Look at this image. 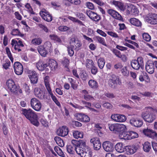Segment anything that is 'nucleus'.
<instances>
[{
  "instance_id": "nucleus-1",
  "label": "nucleus",
  "mask_w": 157,
  "mask_h": 157,
  "mask_svg": "<svg viewBox=\"0 0 157 157\" xmlns=\"http://www.w3.org/2000/svg\"><path fill=\"white\" fill-rule=\"evenodd\" d=\"M22 113L30 121L31 123L36 126L39 125L37 116L34 111L31 109H22Z\"/></svg>"
},
{
  "instance_id": "nucleus-2",
  "label": "nucleus",
  "mask_w": 157,
  "mask_h": 157,
  "mask_svg": "<svg viewBox=\"0 0 157 157\" xmlns=\"http://www.w3.org/2000/svg\"><path fill=\"white\" fill-rule=\"evenodd\" d=\"M145 109L146 111L142 113V117L145 121L148 123H151L155 119V116L154 113L157 112V110L150 107H146Z\"/></svg>"
},
{
  "instance_id": "nucleus-3",
  "label": "nucleus",
  "mask_w": 157,
  "mask_h": 157,
  "mask_svg": "<svg viewBox=\"0 0 157 157\" xmlns=\"http://www.w3.org/2000/svg\"><path fill=\"white\" fill-rule=\"evenodd\" d=\"M49 79V77L48 76H46L44 78V81L45 86L52 100L54 101L57 105L59 106H60V103L57 100L56 97L54 96L52 93L50 85Z\"/></svg>"
},
{
  "instance_id": "nucleus-4",
  "label": "nucleus",
  "mask_w": 157,
  "mask_h": 157,
  "mask_svg": "<svg viewBox=\"0 0 157 157\" xmlns=\"http://www.w3.org/2000/svg\"><path fill=\"white\" fill-rule=\"evenodd\" d=\"M76 152L81 157H91L92 156L90 149L88 147H78L76 148Z\"/></svg>"
},
{
  "instance_id": "nucleus-5",
  "label": "nucleus",
  "mask_w": 157,
  "mask_h": 157,
  "mask_svg": "<svg viewBox=\"0 0 157 157\" xmlns=\"http://www.w3.org/2000/svg\"><path fill=\"white\" fill-rule=\"evenodd\" d=\"M130 64L132 67L134 69L138 70L140 67L143 69L144 67L143 58L139 57L137 58V59H132L131 61Z\"/></svg>"
},
{
  "instance_id": "nucleus-6",
  "label": "nucleus",
  "mask_w": 157,
  "mask_h": 157,
  "mask_svg": "<svg viewBox=\"0 0 157 157\" xmlns=\"http://www.w3.org/2000/svg\"><path fill=\"white\" fill-rule=\"evenodd\" d=\"M30 104L32 107L37 111H40L42 107L40 101L35 98H32L30 101Z\"/></svg>"
},
{
  "instance_id": "nucleus-7",
  "label": "nucleus",
  "mask_w": 157,
  "mask_h": 157,
  "mask_svg": "<svg viewBox=\"0 0 157 157\" xmlns=\"http://www.w3.org/2000/svg\"><path fill=\"white\" fill-rule=\"evenodd\" d=\"M39 14L43 19L47 21L50 22L52 20V16L44 9L40 11Z\"/></svg>"
},
{
  "instance_id": "nucleus-8",
  "label": "nucleus",
  "mask_w": 157,
  "mask_h": 157,
  "mask_svg": "<svg viewBox=\"0 0 157 157\" xmlns=\"http://www.w3.org/2000/svg\"><path fill=\"white\" fill-rule=\"evenodd\" d=\"M119 77L114 74H112L110 76V78L109 80V84L112 88H114L117 85V81H119Z\"/></svg>"
},
{
  "instance_id": "nucleus-9",
  "label": "nucleus",
  "mask_w": 157,
  "mask_h": 157,
  "mask_svg": "<svg viewBox=\"0 0 157 157\" xmlns=\"http://www.w3.org/2000/svg\"><path fill=\"white\" fill-rule=\"evenodd\" d=\"M6 85L8 89L11 92L17 94V87L13 80L9 79L6 82Z\"/></svg>"
},
{
  "instance_id": "nucleus-10",
  "label": "nucleus",
  "mask_w": 157,
  "mask_h": 157,
  "mask_svg": "<svg viewBox=\"0 0 157 157\" xmlns=\"http://www.w3.org/2000/svg\"><path fill=\"white\" fill-rule=\"evenodd\" d=\"M111 117L112 120L116 122H123L125 121L126 119L125 116L122 114H112Z\"/></svg>"
},
{
  "instance_id": "nucleus-11",
  "label": "nucleus",
  "mask_w": 157,
  "mask_h": 157,
  "mask_svg": "<svg viewBox=\"0 0 157 157\" xmlns=\"http://www.w3.org/2000/svg\"><path fill=\"white\" fill-rule=\"evenodd\" d=\"M13 68L15 73L20 75L22 74L23 72V68L22 64L19 62H16L13 65Z\"/></svg>"
},
{
  "instance_id": "nucleus-12",
  "label": "nucleus",
  "mask_w": 157,
  "mask_h": 157,
  "mask_svg": "<svg viewBox=\"0 0 157 157\" xmlns=\"http://www.w3.org/2000/svg\"><path fill=\"white\" fill-rule=\"evenodd\" d=\"M90 142L93 144L94 148V150L97 151L101 148V144L98 138L94 137L90 139Z\"/></svg>"
},
{
  "instance_id": "nucleus-13",
  "label": "nucleus",
  "mask_w": 157,
  "mask_h": 157,
  "mask_svg": "<svg viewBox=\"0 0 157 157\" xmlns=\"http://www.w3.org/2000/svg\"><path fill=\"white\" fill-rule=\"evenodd\" d=\"M68 128L66 126H63L57 130L56 133L59 136L64 137L68 134Z\"/></svg>"
},
{
  "instance_id": "nucleus-14",
  "label": "nucleus",
  "mask_w": 157,
  "mask_h": 157,
  "mask_svg": "<svg viewBox=\"0 0 157 157\" xmlns=\"http://www.w3.org/2000/svg\"><path fill=\"white\" fill-rule=\"evenodd\" d=\"M143 132L145 136L153 139L157 137V133L156 132L148 128L144 129Z\"/></svg>"
},
{
  "instance_id": "nucleus-15",
  "label": "nucleus",
  "mask_w": 157,
  "mask_h": 157,
  "mask_svg": "<svg viewBox=\"0 0 157 157\" xmlns=\"http://www.w3.org/2000/svg\"><path fill=\"white\" fill-rule=\"evenodd\" d=\"M145 69L148 73L153 74L155 70L153 61L150 60L147 61L145 65Z\"/></svg>"
},
{
  "instance_id": "nucleus-16",
  "label": "nucleus",
  "mask_w": 157,
  "mask_h": 157,
  "mask_svg": "<svg viewBox=\"0 0 157 157\" xmlns=\"http://www.w3.org/2000/svg\"><path fill=\"white\" fill-rule=\"evenodd\" d=\"M31 84L35 85L38 82V75L37 73L35 71H32L28 75Z\"/></svg>"
},
{
  "instance_id": "nucleus-17",
  "label": "nucleus",
  "mask_w": 157,
  "mask_h": 157,
  "mask_svg": "<svg viewBox=\"0 0 157 157\" xmlns=\"http://www.w3.org/2000/svg\"><path fill=\"white\" fill-rule=\"evenodd\" d=\"M138 148L137 145L127 146L125 147L124 151L128 155L132 154L136 151Z\"/></svg>"
},
{
  "instance_id": "nucleus-18",
  "label": "nucleus",
  "mask_w": 157,
  "mask_h": 157,
  "mask_svg": "<svg viewBox=\"0 0 157 157\" xmlns=\"http://www.w3.org/2000/svg\"><path fill=\"white\" fill-rule=\"evenodd\" d=\"M108 13L116 19L121 21L123 18L121 16L117 11L113 9H109L107 10Z\"/></svg>"
},
{
  "instance_id": "nucleus-19",
  "label": "nucleus",
  "mask_w": 157,
  "mask_h": 157,
  "mask_svg": "<svg viewBox=\"0 0 157 157\" xmlns=\"http://www.w3.org/2000/svg\"><path fill=\"white\" fill-rule=\"evenodd\" d=\"M130 124L136 127H141L143 124V121L138 118H132L130 121Z\"/></svg>"
},
{
  "instance_id": "nucleus-20",
  "label": "nucleus",
  "mask_w": 157,
  "mask_h": 157,
  "mask_svg": "<svg viewBox=\"0 0 157 157\" xmlns=\"http://www.w3.org/2000/svg\"><path fill=\"white\" fill-rule=\"evenodd\" d=\"M147 20L148 23L151 25L157 24V14L155 13L150 14Z\"/></svg>"
},
{
  "instance_id": "nucleus-21",
  "label": "nucleus",
  "mask_w": 157,
  "mask_h": 157,
  "mask_svg": "<svg viewBox=\"0 0 157 157\" xmlns=\"http://www.w3.org/2000/svg\"><path fill=\"white\" fill-rule=\"evenodd\" d=\"M104 149L107 152H112L113 150V145L112 143L109 141H106L102 144Z\"/></svg>"
},
{
  "instance_id": "nucleus-22",
  "label": "nucleus",
  "mask_w": 157,
  "mask_h": 157,
  "mask_svg": "<svg viewBox=\"0 0 157 157\" xmlns=\"http://www.w3.org/2000/svg\"><path fill=\"white\" fill-rule=\"evenodd\" d=\"M34 91L35 95L39 98L41 99H47L46 97L43 94L42 91L40 89H39L37 88H36L34 89Z\"/></svg>"
},
{
  "instance_id": "nucleus-23",
  "label": "nucleus",
  "mask_w": 157,
  "mask_h": 157,
  "mask_svg": "<svg viewBox=\"0 0 157 157\" xmlns=\"http://www.w3.org/2000/svg\"><path fill=\"white\" fill-rule=\"evenodd\" d=\"M87 15L91 19L95 21H97L100 19V16L92 11H90L89 14L87 13Z\"/></svg>"
},
{
  "instance_id": "nucleus-24",
  "label": "nucleus",
  "mask_w": 157,
  "mask_h": 157,
  "mask_svg": "<svg viewBox=\"0 0 157 157\" xmlns=\"http://www.w3.org/2000/svg\"><path fill=\"white\" fill-rule=\"evenodd\" d=\"M48 66V64L44 63L42 61H39L36 64L37 68L39 71H43Z\"/></svg>"
},
{
  "instance_id": "nucleus-25",
  "label": "nucleus",
  "mask_w": 157,
  "mask_h": 157,
  "mask_svg": "<svg viewBox=\"0 0 157 157\" xmlns=\"http://www.w3.org/2000/svg\"><path fill=\"white\" fill-rule=\"evenodd\" d=\"M48 65L52 70L55 71L57 68L58 64L56 61L52 59L49 61Z\"/></svg>"
},
{
  "instance_id": "nucleus-26",
  "label": "nucleus",
  "mask_w": 157,
  "mask_h": 157,
  "mask_svg": "<svg viewBox=\"0 0 157 157\" xmlns=\"http://www.w3.org/2000/svg\"><path fill=\"white\" fill-rule=\"evenodd\" d=\"M130 22L132 25L137 27H141L142 23L138 19L135 18L130 19Z\"/></svg>"
},
{
  "instance_id": "nucleus-27",
  "label": "nucleus",
  "mask_w": 157,
  "mask_h": 157,
  "mask_svg": "<svg viewBox=\"0 0 157 157\" xmlns=\"http://www.w3.org/2000/svg\"><path fill=\"white\" fill-rule=\"evenodd\" d=\"M116 150L119 153H122L124 151L125 148L123 146V144L121 143H117L115 146Z\"/></svg>"
},
{
  "instance_id": "nucleus-28",
  "label": "nucleus",
  "mask_w": 157,
  "mask_h": 157,
  "mask_svg": "<svg viewBox=\"0 0 157 157\" xmlns=\"http://www.w3.org/2000/svg\"><path fill=\"white\" fill-rule=\"evenodd\" d=\"M37 50L40 54L44 57H45L48 52L42 45L39 46Z\"/></svg>"
},
{
  "instance_id": "nucleus-29",
  "label": "nucleus",
  "mask_w": 157,
  "mask_h": 157,
  "mask_svg": "<svg viewBox=\"0 0 157 157\" xmlns=\"http://www.w3.org/2000/svg\"><path fill=\"white\" fill-rule=\"evenodd\" d=\"M89 86L91 88L95 89L98 87V84L97 82L94 80H90L88 82Z\"/></svg>"
},
{
  "instance_id": "nucleus-30",
  "label": "nucleus",
  "mask_w": 157,
  "mask_h": 157,
  "mask_svg": "<svg viewBox=\"0 0 157 157\" xmlns=\"http://www.w3.org/2000/svg\"><path fill=\"white\" fill-rule=\"evenodd\" d=\"M118 124H109V128L113 132L116 134L117 132V128Z\"/></svg>"
},
{
  "instance_id": "nucleus-31",
  "label": "nucleus",
  "mask_w": 157,
  "mask_h": 157,
  "mask_svg": "<svg viewBox=\"0 0 157 157\" xmlns=\"http://www.w3.org/2000/svg\"><path fill=\"white\" fill-rule=\"evenodd\" d=\"M127 130L126 127L123 124H118L117 128V134L119 135L121 133Z\"/></svg>"
},
{
  "instance_id": "nucleus-32",
  "label": "nucleus",
  "mask_w": 157,
  "mask_h": 157,
  "mask_svg": "<svg viewBox=\"0 0 157 157\" xmlns=\"http://www.w3.org/2000/svg\"><path fill=\"white\" fill-rule=\"evenodd\" d=\"M112 3L116 6L117 7L121 10L122 11L124 10V8L123 3L119 1L113 0L112 2Z\"/></svg>"
},
{
  "instance_id": "nucleus-33",
  "label": "nucleus",
  "mask_w": 157,
  "mask_h": 157,
  "mask_svg": "<svg viewBox=\"0 0 157 157\" xmlns=\"http://www.w3.org/2000/svg\"><path fill=\"white\" fill-rule=\"evenodd\" d=\"M128 132H126V130L123 132L119 135V136L120 139H124L125 140H128Z\"/></svg>"
},
{
  "instance_id": "nucleus-34",
  "label": "nucleus",
  "mask_w": 157,
  "mask_h": 157,
  "mask_svg": "<svg viewBox=\"0 0 157 157\" xmlns=\"http://www.w3.org/2000/svg\"><path fill=\"white\" fill-rule=\"evenodd\" d=\"M151 144L148 142H145L143 144V150L146 152H148L151 148Z\"/></svg>"
},
{
  "instance_id": "nucleus-35",
  "label": "nucleus",
  "mask_w": 157,
  "mask_h": 157,
  "mask_svg": "<svg viewBox=\"0 0 157 157\" xmlns=\"http://www.w3.org/2000/svg\"><path fill=\"white\" fill-rule=\"evenodd\" d=\"M73 136L76 139H78V138H82L83 137V133L82 132L75 131L73 132Z\"/></svg>"
},
{
  "instance_id": "nucleus-36",
  "label": "nucleus",
  "mask_w": 157,
  "mask_h": 157,
  "mask_svg": "<svg viewBox=\"0 0 157 157\" xmlns=\"http://www.w3.org/2000/svg\"><path fill=\"white\" fill-rule=\"evenodd\" d=\"M54 140L57 144L59 146L62 147L64 146V144L63 140L58 136H56Z\"/></svg>"
},
{
  "instance_id": "nucleus-37",
  "label": "nucleus",
  "mask_w": 157,
  "mask_h": 157,
  "mask_svg": "<svg viewBox=\"0 0 157 157\" xmlns=\"http://www.w3.org/2000/svg\"><path fill=\"white\" fill-rule=\"evenodd\" d=\"M70 61L66 57L63 58V60H62V63L63 65L65 67L67 68L66 70L67 71H69V70L68 68V66Z\"/></svg>"
},
{
  "instance_id": "nucleus-38",
  "label": "nucleus",
  "mask_w": 157,
  "mask_h": 157,
  "mask_svg": "<svg viewBox=\"0 0 157 157\" xmlns=\"http://www.w3.org/2000/svg\"><path fill=\"white\" fill-rule=\"evenodd\" d=\"M127 67L125 66L123 67L121 69V72L122 75L124 76L128 77L129 75V72L127 69Z\"/></svg>"
},
{
  "instance_id": "nucleus-39",
  "label": "nucleus",
  "mask_w": 157,
  "mask_h": 157,
  "mask_svg": "<svg viewBox=\"0 0 157 157\" xmlns=\"http://www.w3.org/2000/svg\"><path fill=\"white\" fill-rule=\"evenodd\" d=\"M105 60L104 59L102 58H100L98 61V64L99 67L100 69H102L105 64Z\"/></svg>"
},
{
  "instance_id": "nucleus-40",
  "label": "nucleus",
  "mask_w": 157,
  "mask_h": 157,
  "mask_svg": "<svg viewBox=\"0 0 157 157\" xmlns=\"http://www.w3.org/2000/svg\"><path fill=\"white\" fill-rule=\"evenodd\" d=\"M94 65V63L92 59H87L86 62V67L88 69H90Z\"/></svg>"
},
{
  "instance_id": "nucleus-41",
  "label": "nucleus",
  "mask_w": 157,
  "mask_h": 157,
  "mask_svg": "<svg viewBox=\"0 0 157 157\" xmlns=\"http://www.w3.org/2000/svg\"><path fill=\"white\" fill-rule=\"evenodd\" d=\"M43 46L47 50L46 51H47L48 52H50L52 48L51 44L50 42H46Z\"/></svg>"
},
{
  "instance_id": "nucleus-42",
  "label": "nucleus",
  "mask_w": 157,
  "mask_h": 157,
  "mask_svg": "<svg viewBox=\"0 0 157 157\" xmlns=\"http://www.w3.org/2000/svg\"><path fill=\"white\" fill-rule=\"evenodd\" d=\"M128 136V140L136 138L138 136V134L136 132L133 131L129 132Z\"/></svg>"
},
{
  "instance_id": "nucleus-43",
  "label": "nucleus",
  "mask_w": 157,
  "mask_h": 157,
  "mask_svg": "<svg viewBox=\"0 0 157 157\" xmlns=\"http://www.w3.org/2000/svg\"><path fill=\"white\" fill-rule=\"evenodd\" d=\"M42 41V39L38 38L33 39L32 41V43L34 45H38L40 44Z\"/></svg>"
},
{
  "instance_id": "nucleus-44",
  "label": "nucleus",
  "mask_w": 157,
  "mask_h": 157,
  "mask_svg": "<svg viewBox=\"0 0 157 157\" xmlns=\"http://www.w3.org/2000/svg\"><path fill=\"white\" fill-rule=\"evenodd\" d=\"M95 38L99 43L102 44L105 46H107L105 40V39L99 36H96Z\"/></svg>"
},
{
  "instance_id": "nucleus-45",
  "label": "nucleus",
  "mask_w": 157,
  "mask_h": 157,
  "mask_svg": "<svg viewBox=\"0 0 157 157\" xmlns=\"http://www.w3.org/2000/svg\"><path fill=\"white\" fill-rule=\"evenodd\" d=\"M80 77L82 80L85 81L88 78V75L85 71H82L80 73Z\"/></svg>"
},
{
  "instance_id": "nucleus-46",
  "label": "nucleus",
  "mask_w": 157,
  "mask_h": 157,
  "mask_svg": "<svg viewBox=\"0 0 157 157\" xmlns=\"http://www.w3.org/2000/svg\"><path fill=\"white\" fill-rule=\"evenodd\" d=\"M15 44H16L17 45H18L20 47H23L24 46V44L21 40H19L17 42L14 40H12L11 41V44L13 47V46Z\"/></svg>"
},
{
  "instance_id": "nucleus-47",
  "label": "nucleus",
  "mask_w": 157,
  "mask_h": 157,
  "mask_svg": "<svg viewBox=\"0 0 157 157\" xmlns=\"http://www.w3.org/2000/svg\"><path fill=\"white\" fill-rule=\"evenodd\" d=\"M75 150V148L73 147L72 146L69 145L67 146V152L70 154H73Z\"/></svg>"
},
{
  "instance_id": "nucleus-48",
  "label": "nucleus",
  "mask_w": 157,
  "mask_h": 157,
  "mask_svg": "<svg viewBox=\"0 0 157 157\" xmlns=\"http://www.w3.org/2000/svg\"><path fill=\"white\" fill-rule=\"evenodd\" d=\"M131 8L132 13L135 16L138 15L139 13V11L138 9L134 6H132Z\"/></svg>"
},
{
  "instance_id": "nucleus-49",
  "label": "nucleus",
  "mask_w": 157,
  "mask_h": 157,
  "mask_svg": "<svg viewBox=\"0 0 157 157\" xmlns=\"http://www.w3.org/2000/svg\"><path fill=\"white\" fill-rule=\"evenodd\" d=\"M67 51L68 55L70 56H72L74 54V51L73 48L71 46H68L67 47Z\"/></svg>"
},
{
  "instance_id": "nucleus-50",
  "label": "nucleus",
  "mask_w": 157,
  "mask_h": 157,
  "mask_svg": "<svg viewBox=\"0 0 157 157\" xmlns=\"http://www.w3.org/2000/svg\"><path fill=\"white\" fill-rule=\"evenodd\" d=\"M143 39L147 41H149L151 40V37L150 35L147 33H144L142 35Z\"/></svg>"
},
{
  "instance_id": "nucleus-51",
  "label": "nucleus",
  "mask_w": 157,
  "mask_h": 157,
  "mask_svg": "<svg viewBox=\"0 0 157 157\" xmlns=\"http://www.w3.org/2000/svg\"><path fill=\"white\" fill-rule=\"evenodd\" d=\"M72 144L74 147L75 148V151H76V148L78 147H79V144H80L79 141L75 140H71Z\"/></svg>"
},
{
  "instance_id": "nucleus-52",
  "label": "nucleus",
  "mask_w": 157,
  "mask_h": 157,
  "mask_svg": "<svg viewBox=\"0 0 157 157\" xmlns=\"http://www.w3.org/2000/svg\"><path fill=\"white\" fill-rule=\"evenodd\" d=\"M6 54L8 55V56L11 62H13V58L12 57V56L11 53L10 51V49L8 47H6Z\"/></svg>"
},
{
  "instance_id": "nucleus-53",
  "label": "nucleus",
  "mask_w": 157,
  "mask_h": 157,
  "mask_svg": "<svg viewBox=\"0 0 157 157\" xmlns=\"http://www.w3.org/2000/svg\"><path fill=\"white\" fill-rule=\"evenodd\" d=\"M5 63L2 65L3 67L5 69H7L10 66V62L8 59H6Z\"/></svg>"
},
{
  "instance_id": "nucleus-54",
  "label": "nucleus",
  "mask_w": 157,
  "mask_h": 157,
  "mask_svg": "<svg viewBox=\"0 0 157 157\" xmlns=\"http://www.w3.org/2000/svg\"><path fill=\"white\" fill-rule=\"evenodd\" d=\"M84 99L87 101H93L94 100V98L90 95H88L87 94L84 95Z\"/></svg>"
},
{
  "instance_id": "nucleus-55",
  "label": "nucleus",
  "mask_w": 157,
  "mask_h": 157,
  "mask_svg": "<svg viewBox=\"0 0 157 157\" xmlns=\"http://www.w3.org/2000/svg\"><path fill=\"white\" fill-rule=\"evenodd\" d=\"M70 29L69 28L66 26H60L58 27V29L60 31L64 32Z\"/></svg>"
},
{
  "instance_id": "nucleus-56",
  "label": "nucleus",
  "mask_w": 157,
  "mask_h": 157,
  "mask_svg": "<svg viewBox=\"0 0 157 157\" xmlns=\"http://www.w3.org/2000/svg\"><path fill=\"white\" fill-rule=\"evenodd\" d=\"M67 1L75 5H79L81 3L80 0H67Z\"/></svg>"
},
{
  "instance_id": "nucleus-57",
  "label": "nucleus",
  "mask_w": 157,
  "mask_h": 157,
  "mask_svg": "<svg viewBox=\"0 0 157 157\" xmlns=\"http://www.w3.org/2000/svg\"><path fill=\"white\" fill-rule=\"evenodd\" d=\"M95 127L97 128V131L98 134V135L100 136L102 134V132L100 130V129L102 128L98 124H95Z\"/></svg>"
},
{
  "instance_id": "nucleus-58",
  "label": "nucleus",
  "mask_w": 157,
  "mask_h": 157,
  "mask_svg": "<svg viewBox=\"0 0 157 157\" xmlns=\"http://www.w3.org/2000/svg\"><path fill=\"white\" fill-rule=\"evenodd\" d=\"M82 122H88L90 120L89 117L85 114H83Z\"/></svg>"
},
{
  "instance_id": "nucleus-59",
  "label": "nucleus",
  "mask_w": 157,
  "mask_h": 157,
  "mask_svg": "<svg viewBox=\"0 0 157 157\" xmlns=\"http://www.w3.org/2000/svg\"><path fill=\"white\" fill-rule=\"evenodd\" d=\"M38 26L41 28L44 32L46 33L48 32V30L46 26L42 25L41 24H38Z\"/></svg>"
},
{
  "instance_id": "nucleus-60",
  "label": "nucleus",
  "mask_w": 157,
  "mask_h": 157,
  "mask_svg": "<svg viewBox=\"0 0 157 157\" xmlns=\"http://www.w3.org/2000/svg\"><path fill=\"white\" fill-rule=\"evenodd\" d=\"M123 67V65L121 62H118L114 65V68L116 69H121Z\"/></svg>"
},
{
  "instance_id": "nucleus-61",
  "label": "nucleus",
  "mask_w": 157,
  "mask_h": 157,
  "mask_svg": "<svg viewBox=\"0 0 157 157\" xmlns=\"http://www.w3.org/2000/svg\"><path fill=\"white\" fill-rule=\"evenodd\" d=\"M90 69H91V73L94 75H96L98 72V69L97 67H96L94 65V66L92 67Z\"/></svg>"
},
{
  "instance_id": "nucleus-62",
  "label": "nucleus",
  "mask_w": 157,
  "mask_h": 157,
  "mask_svg": "<svg viewBox=\"0 0 157 157\" xmlns=\"http://www.w3.org/2000/svg\"><path fill=\"white\" fill-rule=\"evenodd\" d=\"M87 7L90 10H94V4L91 2H88L86 3Z\"/></svg>"
},
{
  "instance_id": "nucleus-63",
  "label": "nucleus",
  "mask_w": 157,
  "mask_h": 157,
  "mask_svg": "<svg viewBox=\"0 0 157 157\" xmlns=\"http://www.w3.org/2000/svg\"><path fill=\"white\" fill-rule=\"evenodd\" d=\"M112 51L117 57L118 58L120 57L121 53L119 50L115 49H113Z\"/></svg>"
},
{
  "instance_id": "nucleus-64",
  "label": "nucleus",
  "mask_w": 157,
  "mask_h": 157,
  "mask_svg": "<svg viewBox=\"0 0 157 157\" xmlns=\"http://www.w3.org/2000/svg\"><path fill=\"white\" fill-rule=\"evenodd\" d=\"M107 33L108 35L113 37L114 38L118 37V35L115 33H114L111 31H108L107 32Z\"/></svg>"
}]
</instances>
